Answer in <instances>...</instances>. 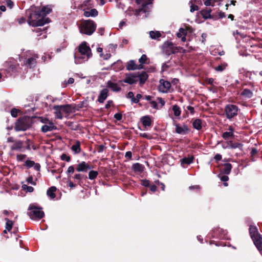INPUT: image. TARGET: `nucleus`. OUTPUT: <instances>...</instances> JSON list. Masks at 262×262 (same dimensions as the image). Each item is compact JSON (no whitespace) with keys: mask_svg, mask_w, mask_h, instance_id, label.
Wrapping results in <instances>:
<instances>
[{"mask_svg":"<svg viewBox=\"0 0 262 262\" xmlns=\"http://www.w3.org/2000/svg\"><path fill=\"white\" fill-rule=\"evenodd\" d=\"M26 15L29 25L32 27L42 26L50 21V18H44L39 9L34 6L26 10Z\"/></svg>","mask_w":262,"mask_h":262,"instance_id":"obj_1","label":"nucleus"},{"mask_svg":"<svg viewBox=\"0 0 262 262\" xmlns=\"http://www.w3.org/2000/svg\"><path fill=\"white\" fill-rule=\"evenodd\" d=\"M97 25L91 19L84 20L79 26V31L81 34L91 35L95 31Z\"/></svg>","mask_w":262,"mask_h":262,"instance_id":"obj_2","label":"nucleus"},{"mask_svg":"<svg viewBox=\"0 0 262 262\" xmlns=\"http://www.w3.org/2000/svg\"><path fill=\"white\" fill-rule=\"evenodd\" d=\"M32 124V119L29 117H20L15 123L14 130L16 132L26 131L31 127Z\"/></svg>","mask_w":262,"mask_h":262,"instance_id":"obj_3","label":"nucleus"},{"mask_svg":"<svg viewBox=\"0 0 262 262\" xmlns=\"http://www.w3.org/2000/svg\"><path fill=\"white\" fill-rule=\"evenodd\" d=\"M42 209L41 207H38L34 204H31L29 206L27 214L32 220H40L45 216Z\"/></svg>","mask_w":262,"mask_h":262,"instance_id":"obj_4","label":"nucleus"},{"mask_svg":"<svg viewBox=\"0 0 262 262\" xmlns=\"http://www.w3.org/2000/svg\"><path fill=\"white\" fill-rule=\"evenodd\" d=\"M238 107L234 104H227L224 108V113L227 119L231 120L238 115Z\"/></svg>","mask_w":262,"mask_h":262,"instance_id":"obj_5","label":"nucleus"},{"mask_svg":"<svg viewBox=\"0 0 262 262\" xmlns=\"http://www.w3.org/2000/svg\"><path fill=\"white\" fill-rule=\"evenodd\" d=\"M181 49H182V48L175 47L172 42L169 41L164 42L163 45V52L168 56L181 52L180 50Z\"/></svg>","mask_w":262,"mask_h":262,"instance_id":"obj_6","label":"nucleus"},{"mask_svg":"<svg viewBox=\"0 0 262 262\" xmlns=\"http://www.w3.org/2000/svg\"><path fill=\"white\" fill-rule=\"evenodd\" d=\"M249 234L254 244L262 241V237L255 226L250 225L249 229Z\"/></svg>","mask_w":262,"mask_h":262,"instance_id":"obj_7","label":"nucleus"},{"mask_svg":"<svg viewBox=\"0 0 262 262\" xmlns=\"http://www.w3.org/2000/svg\"><path fill=\"white\" fill-rule=\"evenodd\" d=\"M78 52L81 55H85L87 59L90 58L92 56L91 49L85 41L82 42L78 46Z\"/></svg>","mask_w":262,"mask_h":262,"instance_id":"obj_8","label":"nucleus"},{"mask_svg":"<svg viewBox=\"0 0 262 262\" xmlns=\"http://www.w3.org/2000/svg\"><path fill=\"white\" fill-rule=\"evenodd\" d=\"M159 83L158 90L160 92L166 93L170 92L171 88V83L170 82L162 79L160 80Z\"/></svg>","mask_w":262,"mask_h":262,"instance_id":"obj_9","label":"nucleus"},{"mask_svg":"<svg viewBox=\"0 0 262 262\" xmlns=\"http://www.w3.org/2000/svg\"><path fill=\"white\" fill-rule=\"evenodd\" d=\"M173 125L176 126L175 132L176 133L181 135H186L190 132V129L187 125L183 124L182 126L173 120Z\"/></svg>","mask_w":262,"mask_h":262,"instance_id":"obj_10","label":"nucleus"},{"mask_svg":"<svg viewBox=\"0 0 262 262\" xmlns=\"http://www.w3.org/2000/svg\"><path fill=\"white\" fill-rule=\"evenodd\" d=\"M136 78L137 77L136 72L133 73L126 74L125 78L123 80H120V82H123L129 84H133L137 82V80L136 79Z\"/></svg>","mask_w":262,"mask_h":262,"instance_id":"obj_11","label":"nucleus"},{"mask_svg":"<svg viewBox=\"0 0 262 262\" xmlns=\"http://www.w3.org/2000/svg\"><path fill=\"white\" fill-rule=\"evenodd\" d=\"M6 67H7L6 71L10 73L11 75L15 74L20 72V68L18 64L8 63Z\"/></svg>","mask_w":262,"mask_h":262,"instance_id":"obj_12","label":"nucleus"},{"mask_svg":"<svg viewBox=\"0 0 262 262\" xmlns=\"http://www.w3.org/2000/svg\"><path fill=\"white\" fill-rule=\"evenodd\" d=\"M136 77L139 79V83L141 85L144 84L148 78V75L145 71L136 72Z\"/></svg>","mask_w":262,"mask_h":262,"instance_id":"obj_13","label":"nucleus"},{"mask_svg":"<svg viewBox=\"0 0 262 262\" xmlns=\"http://www.w3.org/2000/svg\"><path fill=\"white\" fill-rule=\"evenodd\" d=\"M154 0H136V3L137 4H140L142 2L144 3L142 4V7L141 9L139 10V11H136V15H137L139 14V12L140 11H143L144 12H146V7L148 5L151 4L152 3V1Z\"/></svg>","mask_w":262,"mask_h":262,"instance_id":"obj_14","label":"nucleus"},{"mask_svg":"<svg viewBox=\"0 0 262 262\" xmlns=\"http://www.w3.org/2000/svg\"><path fill=\"white\" fill-rule=\"evenodd\" d=\"M57 127L54 125V123L51 121L48 124H44L41 128V130L43 133H47L48 132H51L54 130H56Z\"/></svg>","mask_w":262,"mask_h":262,"instance_id":"obj_15","label":"nucleus"},{"mask_svg":"<svg viewBox=\"0 0 262 262\" xmlns=\"http://www.w3.org/2000/svg\"><path fill=\"white\" fill-rule=\"evenodd\" d=\"M108 92L109 91L106 88L101 90L98 96L97 101L100 103H103L108 96Z\"/></svg>","mask_w":262,"mask_h":262,"instance_id":"obj_16","label":"nucleus"},{"mask_svg":"<svg viewBox=\"0 0 262 262\" xmlns=\"http://www.w3.org/2000/svg\"><path fill=\"white\" fill-rule=\"evenodd\" d=\"M90 165L84 161H82L78 164L76 167V170L78 172H87L88 170L91 169Z\"/></svg>","mask_w":262,"mask_h":262,"instance_id":"obj_17","label":"nucleus"},{"mask_svg":"<svg viewBox=\"0 0 262 262\" xmlns=\"http://www.w3.org/2000/svg\"><path fill=\"white\" fill-rule=\"evenodd\" d=\"M232 166L230 163H224L220 166V171L222 173L228 175L231 172Z\"/></svg>","mask_w":262,"mask_h":262,"instance_id":"obj_18","label":"nucleus"},{"mask_svg":"<svg viewBox=\"0 0 262 262\" xmlns=\"http://www.w3.org/2000/svg\"><path fill=\"white\" fill-rule=\"evenodd\" d=\"M38 58V57L37 55H34L33 56L28 58L26 61L25 62V64L30 68H34L36 64V59Z\"/></svg>","mask_w":262,"mask_h":262,"instance_id":"obj_19","label":"nucleus"},{"mask_svg":"<svg viewBox=\"0 0 262 262\" xmlns=\"http://www.w3.org/2000/svg\"><path fill=\"white\" fill-rule=\"evenodd\" d=\"M211 11L210 8H206L200 11V13L205 19L213 18V16L211 14Z\"/></svg>","mask_w":262,"mask_h":262,"instance_id":"obj_20","label":"nucleus"},{"mask_svg":"<svg viewBox=\"0 0 262 262\" xmlns=\"http://www.w3.org/2000/svg\"><path fill=\"white\" fill-rule=\"evenodd\" d=\"M106 86L112 91L116 92H120L121 90V88L117 83H114L111 80L107 82Z\"/></svg>","mask_w":262,"mask_h":262,"instance_id":"obj_21","label":"nucleus"},{"mask_svg":"<svg viewBox=\"0 0 262 262\" xmlns=\"http://www.w3.org/2000/svg\"><path fill=\"white\" fill-rule=\"evenodd\" d=\"M39 12L41 13V16H43L44 18H48L46 16L52 12V8L49 6H43L40 10H39Z\"/></svg>","mask_w":262,"mask_h":262,"instance_id":"obj_22","label":"nucleus"},{"mask_svg":"<svg viewBox=\"0 0 262 262\" xmlns=\"http://www.w3.org/2000/svg\"><path fill=\"white\" fill-rule=\"evenodd\" d=\"M192 126L194 128L200 130L202 128V120L201 119L196 118L192 119Z\"/></svg>","mask_w":262,"mask_h":262,"instance_id":"obj_23","label":"nucleus"},{"mask_svg":"<svg viewBox=\"0 0 262 262\" xmlns=\"http://www.w3.org/2000/svg\"><path fill=\"white\" fill-rule=\"evenodd\" d=\"M194 157L191 156L189 157H184L180 160L181 164L183 167H185V165H190L193 162Z\"/></svg>","mask_w":262,"mask_h":262,"instance_id":"obj_24","label":"nucleus"},{"mask_svg":"<svg viewBox=\"0 0 262 262\" xmlns=\"http://www.w3.org/2000/svg\"><path fill=\"white\" fill-rule=\"evenodd\" d=\"M141 122L144 127L150 126L151 125V120L149 116H145L141 118Z\"/></svg>","mask_w":262,"mask_h":262,"instance_id":"obj_25","label":"nucleus"},{"mask_svg":"<svg viewBox=\"0 0 262 262\" xmlns=\"http://www.w3.org/2000/svg\"><path fill=\"white\" fill-rule=\"evenodd\" d=\"M140 66L141 67L138 68L137 65L136 64L135 60H131L127 63L126 70L128 71L135 70L137 69L141 68L142 66Z\"/></svg>","mask_w":262,"mask_h":262,"instance_id":"obj_26","label":"nucleus"},{"mask_svg":"<svg viewBox=\"0 0 262 262\" xmlns=\"http://www.w3.org/2000/svg\"><path fill=\"white\" fill-rule=\"evenodd\" d=\"M59 106L61 107L62 111L65 112L67 114H70L75 112V107H72V105L71 104H66Z\"/></svg>","mask_w":262,"mask_h":262,"instance_id":"obj_27","label":"nucleus"},{"mask_svg":"<svg viewBox=\"0 0 262 262\" xmlns=\"http://www.w3.org/2000/svg\"><path fill=\"white\" fill-rule=\"evenodd\" d=\"M144 166L139 163H136L132 165V169L135 172H142L143 171Z\"/></svg>","mask_w":262,"mask_h":262,"instance_id":"obj_28","label":"nucleus"},{"mask_svg":"<svg viewBox=\"0 0 262 262\" xmlns=\"http://www.w3.org/2000/svg\"><path fill=\"white\" fill-rule=\"evenodd\" d=\"M53 109L55 111V114L56 118L59 119H62L63 116L61 114L62 110L59 105H54Z\"/></svg>","mask_w":262,"mask_h":262,"instance_id":"obj_29","label":"nucleus"},{"mask_svg":"<svg viewBox=\"0 0 262 262\" xmlns=\"http://www.w3.org/2000/svg\"><path fill=\"white\" fill-rule=\"evenodd\" d=\"M228 147L231 149L239 148L241 150H243V144L240 143L233 142L230 141L228 143Z\"/></svg>","mask_w":262,"mask_h":262,"instance_id":"obj_30","label":"nucleus"},{"mask_svg":"<svg viewBox=\"0 0 262 262\" xmlns=\"http://www.w3.org/2000/svg\"><path fill=\"white\" fill-rule=\"evenodd\" d=\"M23 147V142L20 140L15 141L11 146V149L13 150H20Z\"/></svg>","mask_w":262,"mask_h":262,"instance_id":"obj_31","label":"nucleus"},{"mask_svg":"<svg viewBox=\"0 0 262 262\" xmlns=\"http://www.w3.org/2000/svg\"><path fill=\"white\" fill-rule=\"evenodd\" d=\"M57 189L55 186H52L50 187L47 191V195L51 199H54L56 197V195L55 192L56 191Z\"/></svg>","mask_w":262,"mask_h":262,"instance_id":"obj_32","label":"nucleus"},{"mask_svg":"<svg viewBox=\"0 0 262 262\" xmlns=\"http://www.w3.org/2000/svg\"><path fill=\"white\" fill-rule=\"evenodd\" d=\"M98 15V12L96 9H92L90 11H84L83 15L86 17H96Z\"/></svg>","mask_w":262,"mask_h":262,"instance_id":"obj_33","label":"nucleus"},{"mask_svg":"<svg viewBox=\"0 0 262 262\" xmlns=\"http://www.w3.org/2000/svg\"><path fill=\"white\" fill-rule=\"evenodd\" d=\"M80 145V142L77 140L76 141L75 144L72 146L71 149L74 151L75 154H79L81 152Z\"/></svg>","mask_w":262,"mask_h":262,"instance_id":"obj_34","label":"nucleus"},{"mask_svg":"<svg viewBox=\"0 0 262 262\" xmlns=\"http://www.w3.org/2000/svg\"><path fill=\"white\" fill-rule=\"evenodd\" d=\"M241 95L247 98H250L253 96V93L248 89H245L241 93Z\"/></svg>","mask_w":262,"mask_h":262,"instance_id":"obj_35","label":"nucleus"},{"mask_svg":"<svg viewBox=\"0 0 262 262\" xmlns=\"http://www.w3.org/2000/svg\"><path fill=\"white\" fill-rule=\"evenodd\" d=\"M150 37L152 39H156L161 36V34L159 31H151L149 32Z\"/></svg>","mask_w":262,"mask_h":262,"instance_id":"obj_36","label":"nucleus"},{"mask_svg":"<svg viewBox=\"0 0 262 262\" xmlns=\"http://www.w3.org/2000/svg\"><path fill=\"white\" fill-rule=\"evenodd\" d=\"M5 220L6 221V229L8 231H10L12 229V227H13V222L11 220H10L8 218H5Z\"/></svg>","mask_w":262,"mask_h":262,"instance_id":"obj_37","label":"nucleus"},{"mask_svg":"<svg viewBox=\"0 0 262 262\" xmlns=\"http://www.w3.org/2000/svg\"><path fill=\"white\" fill-rule=\"evenodd\" d=\"M172 111H173L174 116L178 117L181 115V111L178 105L176 104L172 106Z\"/></svg>","mask_w":262,"mask_h":262,"instance_id":"obj_38","label":"nucleus"},{"mask_svg":"<svg viewBox=\"0 0 262 262\" xmlns=\"http://www.w3.org/2000/svg\"><path fill=\"white\" fill-rule=\"evenodd\" d=\"M234 135L232 132H226L223 133L222 137L225 140H228L229 138L234 137Z\"/></svg>","mask_w":262,"mask_h":262,"instance_id":"obj_39","label":"nucleus"},{"mask_svg":"<svg viewBox=\"0 0 262 262\" xmlns=\"http://www.w3.org/2000/svg\"><path fill=\"white\" fill-rule=\"evenodd\" d=\"M112 66L114 67V68H117L118 70H121L123 69V63L120 60H118L117 62H114Z\"/></svg>","mask_w":262,"mask_h":262,"instance_id":"obj_40","label":"nucleus"},{"mask_svg":"<svg viewBox=\"0 0 262 262\" xmlns=\"http://www.w3.org/2000/svg\"><path fill=\"white\" fill-rule=\"evenodd\" d=\"M98 174L97 171L91 170L89 173V178L90 180H94L96 179Z\"/></svg>","mask_w":262,"mask_h":262,"instance_id":"obj_41","label":"nucleus"},{"mask_svg":"<svg viewBox=\"0 0 262 262\" xmlns=\"http://www.w3.org/2000/svg\"><path fill=\"white\" fill-rule=\"evenodd\" d=\"M187 34V30L184 28H180L179 32L177 33V36L178 37L180 38L183 35L186 36Z\"/></svg>","mask_w":262,"mask_h":262,"instance_id":"obj_42","label":"nucleus"},{"mask_svg":"<svg viewBox=\"0 0 262 262\" xmlns=\"http://www.w3.org/2000/svg\"><path fill=\"white\" fill-rule=\"evenodd\" d=\"M193 0H191L190 2V4H191L190 11L191 12H193L194 11L199 10V7L193 3Z\"/></svg>","mask_w":262,"mask_h":262,"instance_id":"obj_43","label":"nucleus"},{"mask_svg":"<svg viewBox=\"0 0 262 262\" xmlns=\"http://www.w3.org/2000/svg\"><path fill=\"white\" fill-rule=\"evenodd\" d=\"M148 58L145 54H143L141 57L139 59V62L141 64H144L147 63V60H148Z\"/></svg>","mask_w":262,"mask_h":262,"instance_id":"obj_44","label":"nucleus"},{"mask_svg":"<svg viewBox=\"0 0 262 262\" xmlns=\"http://www.w3.org/2000/svg\"><path fill=\"white\" fill-rule=\"evenodd\" d=\"M141 184L145 187H149L151 184L150 181L147 179H143L141 180Z\"/></svg>","mask_w":262,"mask_h":262,"instance_id":"obj_45","label":"nucleus"},{"mask_svg":"<svg viewBox=\"0 0 262 262\" xmlns=\"http://www.w3.org/2000/svg\"><path fill=\"white\" fill-rule=\"evenodd\" d=\"M34 164H35L34 161L28 160L26 161L24 165L28 168H31V167H33Z\"/></svg>","mask_w":262,"mask_h":262,"instance_id":"obj_46","label":"nucleus"},{"mask_svg":"<svg viewBox=\"0 0 262 262\" xmlns=\"http://www.w3.org/2000/svg\"><path fill=\"white\" fill-rule=\"evenodd\" d=\"M20 111L16 108H13L11 111V115L13 117H16L18 116V113H19Z\"/></svg>","mask_w":262,"mask_h":262,"instance_id":"obj_47","label":"nucleus"},{"mask_svg":"<svg viewBox=\"0 0 262 262\" xmlns=\"http://www.w3.org/2000/svg\"><path fill=\"white\" fill-rule=\"evenodd\" d=\"M60 159L61 160L67 162H70L71 161V157L66 154H62L60 156Z\"/></svg>","mask_w":262,"mask_h":262,"instance_id":"obj_48","label":"nucleus"},{"mask_svg":"<svg viewBox=\"0 0 262 262\" xmlns=\"http://www.w3.org/2000/svg\"><path fill=\"white\" fill-rule=\"evenodd\" d=\"M258 150L255 148H252L251 150V160L254 161V157L257 154Z\"/></svg>","mask_w":262,"mask_h":262,"instance_id":"obj_49","label":"nucleus"},{"mask_svg":"<svg viewBox=\"0 0 262 262\" xmlns=\"http://www.w3.org/2000/svg\"><path fill=\"white\" fill-rule=\"evenodd\" d=\"M22 187L24 190H27V191L29 192H32L34 190V188L33 187L29 186H27V185H23L22 186Z\"/></svg>","mask_w":262,"mask_h":262,"instance_id":"obj_50","label":"nucleus"},{"mask_svg":"<svg viewBox=\"0 0 262 262\" xmlns=\"http://www.w3.org/2000/svg\"><path fill=\"white\" fill-rule=\"evenodd\" d=\"M142 98V95L140 94H137L136 97H135V99L133 100V103H138L140 99Z\"/></svg>","mask_w":262,"mask_h":262,"instance_id":"obj_51","label":"nucleus"},{"mask_svg":"<svg viewBox=\"0 0 262 262\" xmlns=\"http://www.w3.org/2000/svg\"><path fill=\"white\" fill-rule=\"evenodd\" d=\"M260 254L262 255V241L254 244Z\"/></svg>","mask_w":262,"mask_h":262,"instance_id":"obj_52","label":"nucleus"},{"mask_svg":"<svg viewBox=\"0 0 262 262\" xmlns=\"http://www.w3.org/2000/svg\"><path fill=\"white\" fill-rule=\"evenodd\" d=\"M127 98L130 99L133 103V100L135 99L134 94L133 92H129L126 95Z\"/></svg>","mask_w":262,"mask_h":262,"instance_id":"obj_53","label":"nucleus"},{"mask_svg":"<svg viewBox=\"0 0 262 262\" xmlns=\"http://www.w3.org/2000/svg\"><path fill=\"white\" fill-rule=\"evenodd\" d=\"M26 157H27L26 155L20 154V155H17L16 159H17V161H23Z\"/></svg>","mask_w":262,"mask_h":262,"instance_id":"obj_54","label":"nucleus"},{"mask_svg":"<svg viewBox=\"0 0 262 262\" xmlns=\"http://www.w3.org/2000/svg\"><path fill=\"white\" fill-rule=\"evenodd\" d=\"M39 119H40V121L41 122H42V123H44L45 124H48V123L52 121L50 120L48 118H45V117H40Z\"/></svg>","mask_w":262,"mask_h":262,"instance_id":"obj_55","label":"nucleus"},{"mask_svg":"<svg viewBox=\"0 0 262 262\" xmlns=\"http://www.w3.org/2000/svg\"><path fill=\"white\" fill-rule=\"evenodd\" d=\"M84 101H81L79 104L77 105L76 106H74V111H79L81 108H82L84 106Z\"/></svg>","mask_w":262,"mask_h":262,"instance_id":"obj_56","label":"nucleus"},{"mask_svg":"<svg viewBox=\"0 0 262 262\" xmlns=\"http://www.w3.org/2000/svg\"><path fill=\"white\" fill-rule=\"evenodd\" d=\"M218 177L223 182H227V181L229 180V177L226 174L223 176H221L220 174H219Z\"/></svg>","mask_w":262,"mask_h":262,"instance_id":"obj_57","label":"nucleus"},{"mask_svg":"<svg viewBox=\"0 0 262 262\" xmlns=\"http://www.w3.org/2000/svg\"><path fill=\"white\" fill-rule=\"evenodd\" d=\"M226 67L223 65H219L215 68V70L218 72H222L225 69Z\"/></svg>","mask_w":262,"mask_h":262,"instance_id":"obj_58","label":"nucleus"},{"mask_svg":"<svg viewBox=\"0 0 262 262\" xmlns=\"http://www.w3.org/2000/svg\"><path fill=\"white\" fill-rule=\"evenodd\" d=\"M114 117L117 121H121L122 119V115L121 113H116L114 115Z\"/></svg>","mask_w":262,"mask_h":262,"instance_id":"obj_59","label":"nucleus"},{"mask_svg":"<svg viewBox=\"0 0 262 262\" xmlns=\"http://www.w3.org/2000/svg\"><path fill=\"white\" fill-rule=\"evenodd\" d=\"M33 177L32 176H29L27 180L28 183L31 184L33 185H35L36 183L34 182H33Z\"/></svg>","mask_w":262,"mask_h":262,"instance_id":"obj_60","label":"nucleus"},{"mask_svg":"<svg viewBox=\"0 0 262 262\" xmlns=\"http://www.w3.org/2000/svg\"><path fill=\"white\" fill-rule=\"evenodd\" d=\"M111 105H114L113 101L112 100H110L107 102V103L105 104V108L106 109H108L110 108Z\"/></svg>","mask_w":262,"mask_h":262,"instance_id":"obj_61","label":"nucleus"},{"mask_svg":"<svg viewBox=\"0 0 262 262\" xmlns=\"http://www.w3.org/2000/svg\"><path fill=\"white\" fill-rule=\"evenodd\" d=\"M169 68V66L166 63H164L162 66L161 71L162 72L166 71Z\"/></svg>","mask_w":262,"mask_h":262,"instance_id":"obj_62","label":"nucleus"},{"mask_svg":"<svg viewBox=\"0 0 262 262\" xmlns=\"http://www.w3.org/2000/svg\"><path fill=\"white\" fill-rule=\"evenodd\" d=\"M125 157L127 160H131L132 158V153L130 151H128L125 153Z\"/></svg>","mask_w":262,"mask_h":262,"instance_id":"obj_63","label":"nucleus"},{"mask_svg":"<svg viewBox=\"0 0 262 262\" xmlns=\"http://www.w3.org/2000/svg\"><path fill=\"white\" fill-rule=\"evenodd\" d=\"M6 4L7 7L10 9H11L14 6L13 2L11 0H6Z\"/></svg>","mask_w":262,"mask_h":262,"instance_id":"obj_64","label":"nucleus"}]
</instances>
